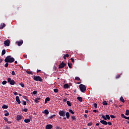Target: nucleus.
Listing matches in <instances>:
<instances>
[{
    "mask_svg": "<svg viewBox=\"0 0 129 129\" xmlns=\"http://www.w3.org/2000/svg\"><path fill=\"white\" fill-rule=\"evenodd\" d=\"M5 62H6V63H13V62H15V58L12 57L11 55L8 56L5 59Z\"/></svg>",
    "mask_w": 129,
    "mask_h": 129,
    "instance_id": "1",
    "label": "nucleus"
},
{
    "mask_svg": "<svg viewBox=\"0 0 129 129\" xmlns=\"http://www.w3.org/2000/svg\"><path fill=\"white\" fill-rule=\"evenodd\" d=\"M81 92H85L86 91V87L83 84H81L79 86Z\"/></svg>",
    "mask_w": 129,
    "mask_h": 129,
    "instance_id": "2",
    "label": "nucleus"
},
{
    "mask_svg": "<svg viewBox=\"0 0 129 129\" xmlns=\"http://www.w3.org/2000/svg\"><path fill=\"white\" fill-rule=\"evenodd\" d=\"M33 80H34L35 81H39L40 82H42V81H43V79H42V78H41V77L39 76H34L33 78Z\"/></svg>",
    "mask_w": 129,
    "mask_h": 129,
    "instance_id": "3",
    "label": "nucleus"
},
{
    "mask_svg": "<svg viewBox=\"0 0 129 129\" xmlns=\"http://www.w3.org/2000/svg\"><path fill=\"white\" fill-rule=\"evenodd\" d=\"M59 115L60 116H62L64 117L66 115V110H59L58 112Z\"/></svg>",
    "mask_w": 129,
    "mask_h": 129,
    "instance_id": "4",
    "label": "nucleus"
},
{
    "mask_svg": "<svg viewBox=\"0 0 129 129\" xmlns=\"http://www.w3.org/2000/svg\"><path fill=\"white\" fill-rule=\"evenodd\" d=\"M7 81L11 85H15V80H12L11 78H8Z\"/></svg>",
    "mask_w": 129,
    "mask_h": 129,
    "instance_id": "5",
    "label": "nucleus"
},
{
    "mask_svg": "<svg viewBox=\"0 0 129 129\" xmlns=\"http://www.w3.org/2000/svg\"><path fill=\"white\" fill-rule=\"evenodd\" d=\"M10 44H11V41H10L9 39H7L4 41V45L7 47H9L10 46Z\"/></svg>",
    "mask_w": 129,
    "mask_h": 129,
    "instance_id": "6",
    "label": "nucleus"
},
{
    "mask_svg": "<svg viewBox=\"0 0 129 129\" xmlns=\"http://www.w3.org/2000/svg\"><path fill=\"white\" fill-rule=\"evenodd\" d=\"M66 66V63H64L63 62H62L58 67L59 69H62V68H64Z\"/></svg>",
    "mask_w": 129,
    "mask_h": 129,
    "instance_id": "7",
    "label": "nucleus"
},
{
    "mask_svg": "<svg viewBox=\"0 0 129 129\" xmlns=\"http://www.w3.org/2000/svg\"><path fill=\"white\" fill-rule=\"evenodd\" d=\"M16 118H17V120L18 121H19V120H21V119H23V118H24V116L21 115H17Z\"/></svg>",
    "mask_w": 129,
    "mask_h": 129,
    "instance_id": "8",
    "label": "nucleus"
},
{
    "mask_svg": "<svg viewBox=\"0 0 129 129\" xmlns=\"http://www.w3.org/2000/svg\"><path fill=\"white\" fill-rule=\"evenodd\" d=\"M53 128V125L52 124H47L45 126V129H52Z\"/></svg>",
    "mask_w": 129,
    "mask_h": 129,
    "instance_id": "9",
    "label": "nucleus"
},
{
    "mask_svg": "<svg viewBox=\"0 0 129 129\" xmlns=\"http://www.w3.org/2000/svg\"><path fill=\"white\" fill-rule=\"evenodd\" d=\"M16 43L18 44V46H22L24 43V41L23 40H20L19 41H17Z\"/></svg>",
    "mask_w": 129,
    "mask_h": 129,
    "instance_id": "10",
    "label": "nucleus"
},
{
    "mask_svg": "<svg viewBox=\"0 0 129 129\" xmlns=\"http://www.w3.org/2000/svg\"><path fill=\"white\" fill-rule=\"evenodd\" d=\"M16 100L17 102H18V104H21V100H20V97L16 96Z\"/></svg>",
    "mask_w": 129,
    "mask_h": 129,
    "instance_id": "11",
    "label": "nucleus"
},
{
    "mask_svg": "<svg viewBox=\"0 0 129 129\" xmlns=\"http://www.w3.org/2000/svg\"><path fill=\"white\" fill-rule=\"evenodd\" d=\"M102 124H104V125H107V122L104 120H102L100 121Z\"/></svg>",
    "mask_w": 129,
    "mask_h": 129,
    "instance_id": "12",
    "label": "nucleus"
},
{
    "mask_svg": "<svg viewBox=\"0 0 129 129\" xmlns=\"http://www.w3.org/2000/svg\"><path fill=\"white\" fill-rule=\"evenodd\" d=\"M5 27H6V24L4 23H1V24L0 25V29L3 30V29H4V28H5Z\"/></svg>",
    "mask_w": 129,
    "mask_h": 129,
    "instance_id": "13",
    "label": "nucleus"
},
{
    "mask_svg": "<svg viewBox=\"0 0 129 129\" xmlns=\"http://www.w3.org/2000/svg\"><path fill=\"white\" fill-rule=\"evenodd\" d=\"M9 108V106L7 105H3L2 106V108H3V109H7Z\"/></svg>",
    "mask_w": 129,
    "mask_h": 129,
    "instance_id": "14",
    "label": "nucleus"
},
{
    "mask_svg": "<svg viewBox=\"0 0 129 129\" xmlns=\"http://www.w3.org/2000/svg\"><path fill=\"white\" fill-rule=\"evenodd\" d=\"M77 99H78V100H79V101H80V102H82V101H83L82 97H78L77 98Z\"/></svg>",
    "mask_w": 129,
    "mask_h": 129,
    "instance_id": "15",
    "label": "nucleus"
},
{
    "mask_svg": "<svg viewBox=\"0 0 129 129\" xmlns=\"http://www.w3.org/2000/svg\"><path fill=\"white\" fill-rule=\"evenodd\" d=\"M63 59H66V58H69V54L68 53L64 54L63 57Z\"/></svg>",
    "mask_w": 129,
    "mask_h": 129,
    "instance_id": "16",
    "label": "nucleus"
},
{
    "mask_svg": "<svg viewBox=\"0 0 129 129\" xmlns=\"http://www.w3.org/2000/svg\"><path fill=\"white\" fill-rule=\"evenodd\" d=\"M63 88L66 89L69 88V85L68 84H66L63 85Z\"/></svg>",
    "mask_w": 129,
    "mask_h": 129,
    "instance_id": "17",
    "label": "nucleus"
},
{
    "mask_svg": "<svg viewBox=\"0 0 129 129\" xmlns=\"http://www.w3.org/2000/svg\"><path fill=\"white\" fill-rule=\"evenodd\" d=\"M66 115L67 116V118H68V119H69V118L70 117V114H69V113L68 112H67L66 113Z\"/></svg>",
    "mask_w": 129,
    "mask_h": 129,
    "instance_id": "18",
    "label": "nucleus"
},
{
    "mask_svg": "<svg viewBox=\"0 0 129 129\" xmlns=\"http://www.w3.org/2000/svg\"><path fill=\"white\" fill-rule=\"evenodd\" d=\"M30 121H31V120L30 119H25L24 120V122H25L26 123H28L30 122Z\"/></svg>",
    "mask_w": 129,
    "mask_h": 129,
    "instance_id": "19",
    "label": "nucleus"
},
{
    "mask_svg": "<svg viewBox=\"0 0 129 129\" xmlns=\"http://www.w3.org/2000/svg\"><path fill=\"white\" fill-rule=\"evenodd\" d=\"M120 101H121V102H123V103L124 102V99H123V97H122V96H121L120 98Z\"/></svg>",
    "mask_w": 129,
    "mask_h": 129,
    "instance_id": "20",
    "label": "nucleus"
},
{
    "mask_svg": "<svg viewBox=\"0 0 129 129\" xmlns=\"http://www.w3.org/2000/svg\"><path fill=\"white\" fill-rule=\"evenodd\" d=\"M6 54V49H3L2 52V56H4Z\"/></svg>",
    "mask_w": 129,
    "mask_h": 129,
    "instance_id": "21",
    "label": "nucleus"
},
{
    "mask_svg": "<svg viewBox=\"0 0 129 129\" xmlns=\"http://www.w3.org/2000/svg\"><path fill=\"white\" fill-rule=\"evenodd\" d=\"M21 103L22 104H23V105H27V102H26V101H22Z\"/></svg>",
    "mask_w": 129,
    "mask_h": 129,
    "instance_id": "22",
    "label": "nucleus"
},
{
    "mask_svg": "<svg viewBox=\"0 0 129 129\" xmlns=\"http://www.w3.org/2000/svg\"><path fill=\"white\" fill-rule=\"evenodd\" d=\"M44 113L47 115L49 113V111L48 110H45Z\"/></svg>",
    "mask_w": 129,
    "mask_h": 129,
    "instance_id": "23",
    "label": "nucleus"
},
{
    "mask_svg": "<svg viewBox=\"0 0 129 129\" xmlns=\"http://www.w3.org/2000/svg\"><path fill=\"white\" fill-rule=\"evenodd\" d=\"M105 116H106V120L107 119H108V120L110 119V116H109V115L106 114L105 115Z\"/></svg>",
    "mask_w": 129,
    "mask_h": 129,
    "instance_id": "24",
    "label": "nucleus"
},
{
    "mask_svg": "<svg viewBox=\"0 0 129 129\" xmlns=\"http://www.w3.org/2000/svg\"><path fill=\"white\" fill-rule=\"evenodd\" d=\"M68 65L69 68L72 69V63H70L68 62Z\"/></svg>",
    "mask_w": 129,
    "mask_h": 129,
    "instance_id": "25",
    "label": "nucleus"
},
{
    "mask_svg": "<svg viewBox=\"0 0 129 129\" xmlns=\"http://www.w3.org/2000/svg\"><path fill=\"white\" fill-rule=\"evenodd\" d=\"M67 104L68 105V106H71V103H70V101H67Z\"/></svg>",
    "mask_w": 129,
    "mask_h": 129,
    "instance_id": "26",
    "label": "nucleus"
},
{
    "mask_svg": "<svg viewBox=\"0 0 129 129\" xmlns=\"http://www.w3.org/2000/svg\"><path fill=\"white\" fill-rule=\"evenodd\" d=\"M26 73L27 74H30V75H33V73L32 72H29V71H26Z\"/></svg>",
    "mask_w": 129,
    "mask_h": 129,
    "instance_id": "27",
    "label": "nucleus"
},
{
    "mask_svg": "<svg viewBox=\"0 0 129 129\" xmlns=\"http://www.w3.org/2000/svg\"><path fill=\"white\" fill-rule=\"evenodd\" d=\"M53 91H54V92H55V93H58L59 90H58V89H54Z\"/></svg>",
    "mask_w": 129,
    "mask_h": 129,
    "instance_id": "28",
    "label": "nucleus"
},
{
    "mask_svg": "<svg viewBox=\"0 0 129 129\" xmlns=\"http://www.w3.org/2000/svg\"><path fill=\"white\" fill-rule=\"evenodd\" d=\"M75 80H77L78 81H80V78L78 77H75Z\"/></svg>",
    "mask_w": 129,
    "mask_h": 129,
    "instance_id": "29",
    "label": "nucleus"
},
{
    "mask_svg": "<svg viewBox=\"0 0 129 129\" xmlns=\"http://www.w3.org/2000/svg\"><path fill=\"white\" fill-rule=\"evenodd\" d=\"M125 115H129V110H126V112H125Z\"/></svg>",
    "mask_w": 129,
    "mask_h": 129,
    "instance_id": "30",
    "label": "nucleus"
},
{
    "mask_svg": "<svg viewBox=\"0 0 129 129\" xmlns=\"http://www.w3.org/2000/svg\"><path fill=\"white\" fill-rule=\"evenodd\" d=\"M103 105H107V102H106V101H104L103 102Z\"/></svg>",
    "mask_w": 129,
    "mask_h": 129,
    "instance_id": "31",
    "label": "nucleus"
},
{
    "mask_svg": "<svg viewBox=\"0 0 129 129\" xmlns=\"http://www.w3.org/2000/svg\"><path fill=\"white\" fill-rule=\"evenodd\" d=\"M93 106L95 108H97V104L96 103H94Z\"/></svg>",
    "mask_w": 129,
    "mask_h": 129,
    "instance_id": "32",
    "label": "nucleus"
},
{
    "mask_svg": "<svg viewBox=\"0 0 129 129\" xmlns=\"http://www.w3.org/2000/svg\"><path fill=\"white\" fill-rule=\"evenodd\" d=\"M69 112H71V113H72V114H74V112L72 109H69Z\"/></svg>",
    "mask_w": 129,
    "mask_h": 129,
    "instance_id": "33",
    "label": "nucleus"
},
{
    "mask_svg": "<svg viewBox=\"0 0 129 129\" xmlns=\"http://www.w3.org/2000/svg\"><path fill=\"white\" fill-rule=\"evenodd\" d=\"M3 119H4V120H5L6 122H7V121L9 120V119H8V118H7V117H4L3 118Z\"/></svg>",
    "mask_w": 129,
    "mask_h": 129,
    "instance_id": "34",
    "label": "nucleus"
},
{
    "mask_svg": "<svg viewBox=\"0 0 129 129\" xmlns=\"http://www.w3.org/2000/svg\"><path fill=\"white\" fill-rule=\"evenodd\" d=\"M125 115H124V114H121V117H122V118H125Z\"/></svg>",
    "mask_w": 129,
    "mask_h": 129,
    "instance_id": "35",
    "label": "nucleus"
},
{
    "mask_svg": "<svg viewBox=\"0 0 129 129\" xmlns=\"http://www.w3.org/2000/svg\"><path fill=\"white\" fill-rule=\"evenodd\" d=\"M2 84L3 85H6V84H7V81H4L3 82H2Z\"/></svg>",
    "mask_w": 129,
    "mask_h": 129,
    "instance_id": "36",
    "label": "nucleus"
},
{
    "mask_svg": "<svg viewBox=\"0 0 129 129\" xmlns=\"http://www.w3.org/2000/svg\"><path fill=\"white\" fill-rule=\"evenodd\" d=\"M54 116H56V115L53 114V115H51V116L50 117V119H53V118Z\"/></svg>",
    "mask_w": 129,
    "mask_h": 129,
    "instance_id": "37",
    "label": "nucleus"
},
{
    "mask_svg": "<svg viewBox=\"0 0 129 129\" xmlns=\"http://www.w3.org/2000/svg\"><path fill=\"white\" fill-rule=\"evenodd\" d=\"M102 117L103 118V119H104V120H106V117L105 116H104V115H102Z\"/></svg>",
    "mask_w": 129,
    "mask_h": 129,
    "instance_id": "38",
    "label": "nucleus"
},
{
    "mask_svg": "<svg viewBox=\"0 0 129 129\" xmlns=\"http://www.w3.org/2000/svg\"><path fill=\"white\" fill-rule=\"evenodd\" d=\"M5 116H9L10 115V113L9 112H7V113L5 114Z\"/></svg>",
    "mask_w": 129,
    "mask_h": 129,
    "instance_id": "39",
    "label": "nucleus"
},
{
    "mask_svg": "<svg viewBox=\"0 0 129 129\" xmlns=\"http://www.w3.org/2000/svg\"><path fill=\"white\" fill-rule=\"evenodd\" d=\"M92 124H93L92 122H89V123H88L87 124V125H88V126H91V125H92Z\"/></svg>",
    "mask_w": 129,
    "mask_h": 129,
    "instance_id": "40",
    "label": "nucleus"
},
{
    "mask_svg": "<svg viewBox=\"0 0 129 129\" xmlns=\"http://www.w3.org/2000/svg\"><path fill=\"white\" fill-rule=\"evenodd\" d=\"M72 119L73 120H75L76 119V118L75 117V116H72Z\"/></svg>",
    "mask_w": 129,
    "mask_h": 129,
    "instance_id": "41",
    "label": "nucleus"
},
{
    "mask_svg": "<svg viewBox=\"0 0 129 129\" xmlns=\"http://www.w3.org/2000/svg\"><path fill=\"white\" fill-rule=\"evenodd\" d=\"M45 100H46V101H50V98L49 97H47Z\"/></svg>",
    "mask_w": 129,
    "mask_h": 129,
    "instance_id": "42",
    "label": "nucleus"
},
{
    "mask_svg": "<svg viewBox=\"0 0 129 129\" xmlns=\"http://www.w3.org/2000/svg\"><path fill=\"white\" fill-rule=\"evenodd\" d=\"M120 77V75H117L116 76V79H118Z\"/></svg>",
    "mask_w": 129,
    "mask_h": 129,
    "instance_id": "43",
    "label": "nucleus"
},
{
    "mask_svg": "<svg viewBox=\"0 0 129 129\" xmlns=\"http://www.w3.org/2000/svg\"><path fill=\"white\" fill-rule=\"evenodd\" d=\"M5 67H6V68H7V67H9V63L7 62L5 64Z\"/></svg>",
    "mask_w": 129,
    "mask_h": 129,
    "instance_id": "44",
    "label": "nucleus"
},
{
    "mask_svg": "<svg viewBox=\"0 0 129 129\" xmlns=\"http://www.w3.org/2000/svg\"><path fill=\"white\" fill-rule=\"evenodd\" d=\"M35 102H36V103H39V101L36 99V98L34 99Z\"/></svg>",
    "mask_w": 129,
    "mask_h": 129,
    "instance_id": "45",
    "label": "nucleus"
},
{
    "mask_svg": "<svg viewBox=\"0 0 129 129\" xmlns=\"http://www.w3.org/2000/svg\"><path fill=\"white\" fill-rule=\"evenodd\" d=\"M110 117L111 118H115V116H114V115H110Z\"/></svg>",
    "mask_w": 129,
    "mask_h": 129,
    "instance_id": "46",
    "label": "nucleus"
},
{
    "mask_svg": "<svg viewBox=\"0 0 129 129\" xmlns=\"http://www.w3.org/2000/svg\"><path fill=\"white\" fill-rule=\"evenodd\" d=\"M107 124H108L109 125H112V123H111V122H107Z\"/></svg>",
    "mask_w": 129,
    "mask_h": 129,
    "instance_id": "47",
    "label": "nucleus"
},
{
    "mask_svg": "<svg viewBox=\"0 0 129 129\" xmlns=\"http://www.w3.org/2000/svg\"><path fill=\"white\" fill-rule=\"evenodd\" d=\"M12 75L14 76V75H16V73H15V71H12Z\"/></svg>",
    "mask_w": 129,
    "mask_h": 129,
    "instance_id": "48",
    "label": "nucleus"
},
{
    "mask_svg": "<svg viewBox=\"0 0 129 129\" xmlns=\"http://www.w3.org/2000/svg\"><path fill=\"white\" fill-rule=\"evenodd\" d=\"M23 111H25V112H27L28 111V109H27V108L24 109Z\"/></svg>",
    "mask_w": 129,
    "mask_h": 129,
    "instance_id": "49",
    "label": "nucleus"
},
{
    "mask_svg": "<svg viewBox=\"0 0 129 129\" xmlns=\"http://www.w3.org/2000/svg\"><path fill=\"white\" fill-rule=\"evenodd\" d=\"M37 91H34L33 92V94H37Z\"/></svg>",
    "mask_w": 129,
    "mask_h": 129,
    "instance_id": "50",
    "label": "nucleus"
},
{
    "mask_svg": "<svg viewBox=\"0 0 129 129\" xmlns=\"http://www.w3.org/2000/svg\"><path fill=\"white\" fill-rule=\"evenodd\" d=\"M71 61H72V62L73 63H74L75 60H74V59L73 58H71Z\"/></svg>",
    "mask_w": 129,
    "mask_h": 129,
    "instance_id": "51",
    "label": "nucleus"
},
{
    "mask_svg": "<svg viewBox=\"0 0 129 129\" xmlns=\"http://www.w3.org/2000/svg\"><path fill=\"white\" fill-rule=\"evenodd\" d=\"M5 129H11V127L10 126H6Z\"/></svg>",
    "mask_w": 129,
    "mask_h": 129,
    "instance_id": "52",
    "label": "nucleus"
},
{
    "mask_svg": "<svg viewBox=\"0 0 129 129\" xmlns=\"http://www.w3.org/2000/svg\"><path fill=\"white\" fill-rule=\"evenodd\" d=\"M20 85L22 87H25V85L24 84H20Z\"/></svg>",
    "mask_w": 129,
    "mask_h": 129,
    "instance_id": "53",
    "label": "nucleus"
},
{
    "mask_svg": "<svg viewBox=\"0 0 129 129\" xmlns=\"http://www.w3.org/2000/svg\"><path fill=\"white\" fill-rule=\"evenodd\" d=\"M23 98L24 99H27V97L26 96H23Z\"/></svg>",
    "mask_w": 129,
    "mask_h": 129,
    "instance_id": "54",
    "label": "nucleus"
},
{
    "mask_svg": "<svg viewBox=\"0 0 129 129\" xmlns=\"http://www.w3.org/2000/svg\"><path fill=\"white\" fill-rule=\"evenodd\" d=\"M84 117H85V118H87V114H84Z\"/></svg>",
    "mask_w": 129,
    "mask_h": 129,
    "instance_id": "55",
    "label": "nucleus"
},
{
    "mask_svg": "<svg viewBox=\"0 0 129 129\" xmlns=\"http://www.w3.org/2000/svg\"><path fill=\"white\" fill-rule=\"evenodd\" d=\"M63 102H66V101H67V99H64L63 100Z\"/></svg>",
    "mask_w": 129,
    "mask_h": 129,
    "instance_id": "56",
    "label": "nucleus"
},
{
    "mask_svg": "<svg viewBox=\"0 0 129 129\" xmlns=\"http://www.w3.org/2000/svg\"><path fill=\"white\" fill-rule=\"evenodd\" d=\"M93 112H95V113H96V112H98V111H97V110H93Z\"/></svg>",
    "mask_w": 129,
    "mask_h": 129,
    "instance_id": "57",
    "label": "nucleus"
},
{
    "mask_svg": "<svg viewBox=\"0 0 129 129\" xmlns=\"http://www.w3.org/2000/svg\"><path fill=\"white\" fill-rule=\"evenodd\" d=\"M85 113H88V110H85Z\"/></svg>",
    "mask_w": 129,
    "mask_h": 129,
    "instance_id": "58",
    "label": "nucleus"
},
{
    "mask_svg": "<svg viewBox=\"0 0 129 129\" xmlns=\"http://www.w3.org/2000/svg\"><path fill=\"white\" fill-rule=\"evenodd\" d=\"M36 99L39 101V100H41V98H36Z\"/></svg>",
    "mask_w": 129,
    "mask_h": 129,
    "instance_id": "59",
    "label": "nucleus"
},
{
    "mask_svg": "<svg viewBox=\"0 0 129 129\" xmlns=\"http://www.w3.org/2000/svg\"><path fill=\"white\" fill-rule=\"evenodd\" d=\"M125 119H128L129 120V117H125Z\"/></svg>",
    "mask_w": 129,
    "mask_h": 129,
    "instance_id": "60",
    "label": "nucleus"
},
{
    "mask_svg": "<svg viewBox=\"0 0 129 129\" xmlns=\"http://www.w3.org/2000/svg\"><path fill=\"white\" fill-rule=\"evenodd\" d=\"M14 95H18V93L17 92H15L14 93Z\"/></svg>",
    "mask_w": 129,
    "mask_h": 129,
    "instance_id": "61",
    "label": "nucleus"
},
{
    "mask_svg": "<svg viewBox=\"0 0 129 129\" xmlns=\"http://www.w3.org/2000/svg\"><path fill=\"white\" fill-rule=\"evenodd\" d=\"M23 57H24V58H25L26 59V58H27V55L24 54V55H23Z\"/></svg>",
    "mask_w": 129,
    "mask_h": 129,
    "instance_id": "62",
    "label": "nucleus"
},
{
    "mask_svg": "<svg viewBox=\"0 0 129 129\" xmlns=\"http://www.w3.org/2000/svg\"><path fill=\"white\" fill-rule=\"evenodd\" d=\"M7 123H12V121H8Z\"/></svg>",
    "mask_w": 129,
    "mask_h": 129,
    "instance_id": "63",
    "label": "nucleus"
},
{
    "mask_svg": "<svg viewBox=\"0 0 129 129\" xmlns=\"http://www.w3.org/2000/svg\"><path fill=\"white\" fill-rule=\"evenodd\" d=\"M55 128H56V129H59V126H56V127H55Z\"/></svg>",
    "mask_w": 129,
    "mask_h": 129,
    "instance_id": "64",
    "label": "nucleus"
}]
</instances>
